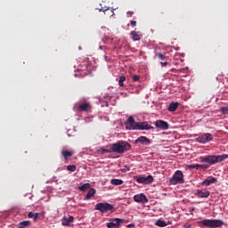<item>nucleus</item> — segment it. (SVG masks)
I'll list each match as a JSON object with an SVG mask.
<instances>
[{"label":"nucleus","instance_id":"nucleus-1","mask_svg":"<svg viewBox=\"0 0 228 228\" xmlns=\"http://www.w3.org/2000/svg\"><path fill=\"white\" fill-rule=\"evenodd\" d=\"M125 126L128 131H150V129H154V126L149 125V122H136L134 118L131 116L125 122Z\"/></svg>","mask_w":228,"mask_h":228},{"label":"nucleus","instance_id":"nucleus-2","mask_svg":"<svg viewBox=\"0 0 228 228\" xmlns=\"http://www.w3.org/2000/svg\"><path fill=\"white\" fill-rule=\"evenodd\" d=\"M111 151L116 154H124V152H127V151H131V143L126 141H118L110 145Z\"/></svg>","mask_w":228,"mask_h":228},{"label":"nucleus","instance_id":"nucleus-3","mask_svg":"<svg viewBox=\"0 0 228 228\" xmlns=\"http://www.w3.org/2000/svg\"><path fill=\"white\" fill-rule=\"evenodd\" d=\"M227 154L222 155H208L201 158V163H208V165H216V163H222V161H225L227 159Z\"/></svg>","mask_w":228,"mask_h":228},{"label":"nucleus","instance_id":"nucleus-4","mask_svg":"<svg viewBox=\"0 0 228 228\" xmlns=\"http://www.w3.org/2000/svg\"><path fill=\"white\" fill-rule=\"evenodd\" d=\"M94 209L96 211H100V213H113L115 211V207L108 202L104 203H97L94 206Z\"/></svg>","mask_w":228,"mask_h":228},{"label":"nucleus","instance_id":"nucleus-5","mask_svg":"<svg viewBox=\"0 0 228 228\" xmlns=\"http://www.w3.org/2000/svg\"><path fill=\"white\" fill-rule=\"evenodd\" d=\"M170 184H183L184 183V175H183V171L177 170L173 177L169 180Z\"/></svg>","mask_w":228,"mask_h":228},{"label":"nucleus","instance_id":"nucleus-6","mask_svg":"<svg viewBox=\"0 0 228 228\" xmlns=\"http://www.w3.org/2000/svg\"><path fill=\"white\" fill-rule=\"evenodd\" d=\"M201 224L205 227H210V228H216V227H222L224 225V221L220 219H205L201 221Z\"/></svg>","mask_w":228,"mask_h":228},{"label":"nucleus","instance_id":"nucleus-7","mask_svg":"<svg viewBox=\"0 0 228 228\" xmlns=\"http://www.w3.org/2000/svg\"><path fill=\"white\" fill-rule=\"evenodd\" d=\"M134 179L139 184H152L154 183V177L151 175L148 176L135 175Z\"/></svg>","mask_w":228,"mask_h":228},{"label":"nucleus","instance_id":"nucleus-8","mask_svg":"<svg viewBox=\"0 0 228 228\" xmlns=\"http://www.w3.org/2000/svg\"><path fill=\"white\" fill-rule=\"evenodd\" d=\"M122 224H126V219L112 218L110 223L107 224L108 228H119Z\"/></svg>","mask_w":228,"mask_h":228},{"label":"nucleus","instance_id":"nucleus-9","mask_svg":"<svg viewBox=\"0 0 228 228\" xmlns=\"http://www.w3.org/2000/svg\"><path fill=\"white\" fill-rule=\"evenodd\" d=\"M211 140H213V135L209 133L201 134L196 138L198 143H208V142H211Z\"/></svg>","mask_w":228,"mask_h":228},{"label":"nucleus","instance_id":"nucleus-10","mask_svg":"<svg viewBox=\"0 0 228 228\" xmlns=\"http://www.w3.org/2000/svg\"><path fill=\"white\" fill-rule=\"evenodd\" d=\"M134 143L135 145H151V143H152V141L151 139H149V137L147 136H140L138 137L134 142Z\"/></svg>","mask_w":228,"mask_h":228},{"label":"nucleus","instance_id":"nucleus-11","mask_svg":"<svg viewBox=\"0 0 228 228\" xmlns=\"http://www.w3.org/2000/svg\"><path fill=\"white\" fill-rule=\"evenodd\" d=\"M155 127L161 129V131H167L170 128V125L168 122L159 119L155 122Z\"/></svg>","mask_w":228,"mask_h":228},{"label":"nucleus","instance_id":"nucleus-12","mask_svg":"<svg viewBox=\"0 0 228 228\" xmlns=\"http://www.w3.org/2000/svg\"><path fill=\"white\" fill-rule=\"evenodd\" d=\"M77 111H86L88 112L92 110V104L88 102L77 103L76 104Z\"/></svg>","mask_w":228,"mask_h":228},{"label":"nucleus","instance_id":"nucleus-13","mask_svg":"<svg viewBox=\"0 0 228 228\" xmlns=\"http://www.w3.org/2000/svg\"><path fill=\"white\" fill-rule=\"evenodd\" d=\"M134 202H138L141 204H147V202H149V200H147V196H145L143 193L134 195Z\"/></svg>","mask_w":228,"mask_h":228},{"label":"nucleus","instance_id":"nucleus-14","mask_svg":"<svg viewBox=\"0 0 228 228\" xmlns=\"http://www.w3.org/2000/svg\"><path fill=\"white\" fill-rule=\"evenodd\" d=\"M196 195L200 197V199H208V197L210 195V192L208 190H198Z\"/></svg>","mask_w":228,"mask_h":228},{"label":"nucleus","instance_id":"nucleus-15","mask_svg":"<svg viewBox=\"0 0 228 228\" xmlns=\"http://www.w3.org/2000/svg\"><path fill=\"white\" fill-rule=\"evenodd\" d=\"M72 222H74V216H64L61 220L62 225H66V226L70 225Z\"/></svg>","mask_w":228,"mask_h":228},{"label":"nucleus","instance_id":"nucleus-16","mask_svg":"<svg viewBox=\"0 0 228 228\" xmlns=\"http://www.w3.org/2000/svg\"><path fill=\"white\" fill-rule=\"evenodd\" d=\"M132 38L134 42H138L142 38V32L140 31H132L131 32Z\"/></svg>","mask_w":228,"mask_h":228},{"label":"nucleus","instance_id":"nucleus-17","mask_svg":"<svg viewBox=\"0 0 228 228\" xmlns=\"http://www.w3.org/2000/svg\"><path fill=\"white\" fill-rule=\"evenodd\" d=\"M217 182L216 178L213 177L210 179H206L201 183L202 186H210V184H215Z\"/></svg>","mask_w":228,"mask_h":228},{"label":"nucleus","instance_id":"nucleus-18","mask_svg":"<svg viewBox=\"0 0 228 228\" xmlns=\"http://www.w3.org/2000/svg\"><path fill=\"white\" fill-rule=\"evenodd\" d=\"M99 12H103L105 14H106V12H110V13H108V15H110V17H113L115 15L113 9H111L110 7H102L99 9Z\"/></svg>","mask_w":228,"mask_h":228},{"label":"nucleus","instance_id":"nucleus-19","mask_svg":"<svg viewBox=\"0 0 228 228\" xmlns=\"http://www.w3.org/2000/svg\"><path fill=\"white\" fill-rule=\"evenodd\" d=\"M110 184H112L113 186H120V185L124 184V180H122V179H111L110 180Z\"/></svg>","mask_w":228,"mask_h":228},{"label":"nucleus","instance_id":"nucleus-20","mask_svg":"<svg viewBox=\"0 0 228 228\" xmlns=\"http://www.w3.org/2000/svg\"><path fill=\"white\" fill-rule=\"evenodd\" d=\"M95 195V189L91 188L86 195V200H90Z\"/></svg>","mask_w":228,"mask_h":228},{"label":"nucleus","instance_id":"nucleus-21","mask_svg":"<svg viewBox=\"0 0 228 228\" xmlns=\"http://www.w3.org/2000/svg\"><path fill=\"white\" fill-rule=\"evenodd\" d=\"M179 108V102H171L168 107V111L174 112Z\"/></svg>","mask_w":228,"mask_h":228},{"label":"nucleus","instance_id":"nucleus-22","mask_svg":"<svg viewBox=\"0 0 228 228\" xmlns=\"http://www.w3.org/2000/svg\"><path fill=\"white\" fill-rule=\"evenodd\" d=\"M31 227V221H22L19 223L18 228Z\"/></svg>","mask_w":228,"mask_h":228},{"label":"nucleus","instance_id":"nucleus-23","mask_svg":"<svg viewBox=\"0 0 228 228\" xmlns=\"http://www.w3.org/2000/svg\"><path fill=\"white\" fill-rule=\"evenodd\" d=\"M42 214L41 213H33V212H29L28 214V218H33L34 222H37V220H38V216H40Z\"/></svg>","mask_w":228,"mask_h":228},{"label":"nucleus","instance_id":"nucleus-24","mask_svg":"<svg viewBox=\"0 0 228 228\" xmlns=\"http://www.w3.org/2000/svg\"><path fill=\"white\" fill-rule=\"evenodd\" d=\"M61 155L63 156L64 159H68V158H71V156H74V152L69 151H62Z\"/></svg>","mask_w":228,"mask_h":228},{"label":"nucleus","instance_id":"nucleus-25","mask_svg":"<svg viewBox=\"0 0 228 228\" xmlns=\"http://www.w3.org/2000/svg\"><path fill=\"white\" fill-rule=\"evenodd\" d=\"M80 191H86V190H90V183H84L83 185L78 187Z\"/></svg>","mask_w":228,"mask_h":228},{"label":"nucleus","instance_id":"nucleus-26","mask_svg":"<svg viewBox=\"0 0 228 228\" xmlns=\"http://www.w3.org/2000/svg\"><path fill=\"white\" fill-rule=\"evenodd\" d=\"M156 225L158 227H167V222L163 221V220H158L156 222Z\"/></svg>","mask_w":228,"mask_h":228},{"label":"nucleus","instance_id":"nucleus-27","mask_svg":"<svg viewBox=\"0 0 228 228\" xmlns=\"http://www.w3.org/2000/svg\"><path fill=\"white\" fill-rule=\"evenodd\" d=\"M155 56H156V58H158L159 60H161V61H163L167 58V54L161 53H157L155 54Z\"/></svg>","mask_w":228,"mask_h":228},{"label":"nucleus","instance_id":"nucleus-28","mask_svg":"<svg viewBox=\"0 0 228 228\" xmlns=\"http://www.w3.org/2000/svg\"><path fill=\"white\" fill-rule=\"evenodd\" d=\"M124 81H126V77L125 76H121L119 77V80H118V86H124Z\"/></svg>","mask_w":228,"mask_h":228},{"label":"nucleus","instance_id":"nucleus-29","mask_svg":"<svg viewBox=\"0 0 228 228\" xmlns=\"http://www.w3.org/2000/svg\"><path fill=\"white\" fill-rule=\"evenodd\" d=\"M76 166L75 165H69L67 167V170H69V172H76Z\"/></svg>","mask_w":228,"mask_h":228},{"label":"nucleus","instance_id":"nucleus-30","mask_svg":"<svg viewBox=\"0 0 228 228\" xmlns=\"http://www.w3.org/2000/svg\"><path fill=\"white\" fill-rule=\"evenodd\" d=\"M221 112L223 115H228V108L227 107H222L221 108Z\"/></svg>","mask_w":228,"mask_h":228},{"label":"nucleus","instance_id":"nucleus-31","mask_svg":"<svg viewBox=\"0 0 228 228\" xmlns=\"http://www.w3.org/2000/svg\"><path fill=\"white\" fill-rule=\"evenodd\" d=\"M129 170H131V167L128 166H125L124 168L121 169V172L126 174V172H129Z\"/></svg>","mask_w":228,"mask_h":228},{"label":"nucleus","instance_id":"nucleus-32","mask_svg":"<svg viewBox=\"0 0 228 228\" xmlns=\"http://www.w3.org/2000/svg\"><path fill=\"white\" fill-rule=\"evenodd\" d=\"M101 151H102V154H106V153H108V152H113L112 151H111V146H110V149H101Z\"/></svg>","mask_w":228,"mask_h":228},{"label":"nucleus","instance_id":"nucleus-33","mask_svg":"<svg viewBox=\"0 0 228 228\" xmlns=\"http://www.w3.org/2000/svg\"><path fill=\"white\" fill-rule=\"evenodd\" d=\"M133 81H140V76H138V75H134L133 76Z\"/></svg>","mask_w":228,"mask_h":228},{"label":"nucleus","instance_id":"nucleus-34","mask_svg":"<svg viewBox=\"0 0 228 228\" xmlns=\"http://www.w3.org/2000/svg\"><path fill=\"white\" fill-rule=\"evenodd\" d=\"M207 168H209L208 165H201L200 164V169L206 170Z\"/></svg>","mask_w":228,"mask_h":228},{"label":"nucleus","instance_id":"nucleus-35","mask_svg":"<svg viewBox=\"0 0 228 228\" xmlns=\"http://www.w3.org/2000/svg\"><path fill=\"white\" fill-rule=\"evenodd\" d=\"M130 24L132 28H136V20H131Z\"/></svg>","mask_w":228,"mask_h":228},{"label":"nucleus","instance_id":"nucleus-36","mask_svg":"<svg viewBox=\"0 0 228 228\" xmlns=\"http://www.w3.org/2000/svg\"><path fill=\"white\" fill-rule=\"evenodd\" d=\"M161 67H167L168 65V62H160Z\"/></svg>","mask_w":228,"mask_h":228},{"label":"nucleus","instance_id":"nucleus-37","mask_svg":"<svg viewBox=\"0 0 228 228\" xmlns=\"http://www.w3.org/2000/svg\"><path fill=\"white\" fill-rule=\"evenodd\" d=\"M196 170H200V164H195Z\"/></svg>","mask_w":228,"mask_h":228},{"label":"nucleus","instance_id":"nucleus-38","mask_svg":"<svg viewBox=\"0 0 228 228\" xmlns=\"http://www.w3.org/2000/svg\"><path fill=\"white\" fill-rule=\"evenodd\" d=\"M187 168H195V164L188 165V166H187Z\"/></svg>","mask_w":228,"mask_h":228},{"label":"nucleus","instance_id":"nucleus-39","mask_svg":"<svg viewBox=\"0 0 228 228\" xmlns=\"http://www.w3.org/2000/svg\"><path fill=\"white\" fill-rule=\"evenodd\" d=\"M127 227H129V228L130 227H134V224H130L127 225Z\"/></svg>","mask_w":228,"mask_h":228},{"label":"nucleus","instance_id":"nucleus-40","mask_svg":"<svg viewBox=\"0 0 228 228\" xmlns=\"http://www.w3.org/2000/svg\"><path fill=\"white\" fill-rule=\"evenodd\" d=\"M128 15H133L134 12H127Z\"/></svg>","mask_w":228,"mask_h":228},{"label":"nucleus","instance_id":"nucleus-41","mask_svg":"<svg viewBox=\"0 0 228 228\" xmlns=\"http://www.w3.org/2000/svg\"><path fill=\"white\" fill-rule=\"evenodd\" d=\"M226 130L228 131V126H226Z\"/></svg>","mask_w":228,"mask_h":228}]
</instances>
